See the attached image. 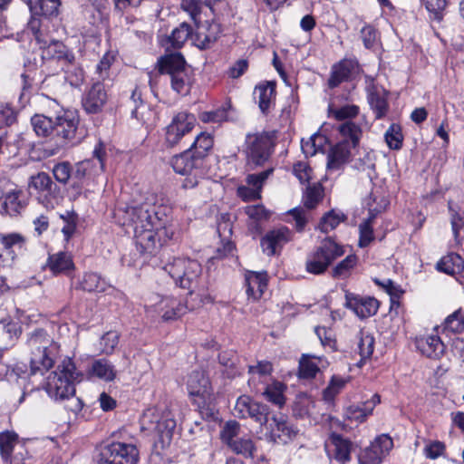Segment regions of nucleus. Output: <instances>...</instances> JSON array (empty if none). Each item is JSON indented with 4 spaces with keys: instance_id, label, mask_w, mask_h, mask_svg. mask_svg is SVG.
Returning <instances> with one entry per match:
<instances>
[{
    "instance_id": "20e7f679",
    "label": "nucleus",
    "mask_w": 464,
    "mask_h": 464,
    "mask_svg": "<svg viewBox=\"0 0 464 464\" xmlns=\"http://www.w3.org/2000/svg\"><path fill=\"white\" fill-rule=\"evenodd\" d=\"M82 380V373L76 370L71 359H64L47 378L45 390L54 400H65L75 394V383Z\"/></svg>"
},
{
    "instance_id": "72a5a7b5",
    "label": "nucleus",
    "mask_w": 464,
    "mask_h": 464,
    "mask_svg": "<svg viewBox=\"0 0 464 464\" xmlns=\"http://www.w3.org/2000/svg\"><path fill=\"white\" fill-rule=\"evenodd\" d=\"M266 274L248 272L246 275V294L254 300L259 299L266 288Z\"/></svg>"
},
{
    "instance_id": "b1692460",
    "label": "nucleus",
    "mask_w": 464,
    "mask_h": 464,
    "mask_svg": "<svg viewBox=\"0 0 464 464\" xmlns=\"http://www.w3.org/2000/svg\"><path fill=\"white\" fill-rule=\"evenodd\" d=\"M107 101L108 94L105 86L98 81L85 92L82 104L87 113L95 114L102 111Z\"/></svg>"
},
{
    "instance_id": "4d7b16f0",
    "label": "nucleus",
    "mask_w": 464,
    "mask_h": 464,
    "mask_svg": "<svg viewBox=\"0 0 464 464\" xmlns=\"http://www.w3.org/2000/svg\"><path fill=\"white\" fill-rule=\"evenodd\" d=\"M347 382V379L334 375L328 386L324 390V400L326 401H334L335 396L344 388Z\"/></svg>"
},
{
    "instance_id": "13d9d810",
    "label": "nucleus",
    "mask_w": 464,
    "mask_h": 464,
    "mask_svg": "<svg viewBox=\"0 0 464 464\" xmlns=\"http://www.w3.org/2000/svg\"><path fill=\"white\" fill-rule=\"evenodd\" d=\"M198 119L204 123H222L228 120L227 109L220 107L213 111H202L198 114Z\"/></svg>"
},
{
    "instance_id": "a18cd8bd",
    "label": "nucleus",
    "mask_w": 464,
    "mask_h": 464,
    "mask_svg": "<svg viewBox=\"0 0 464 464\" xmlns=\"http://www.w3.org/2000/svg\"><path fill=\"white\" fill-rule=\"evenodd\" d=\"M328 139L324 134L316 132L313 134L308 140H302V150L306 156H314L318 151H324Z\"/></svg>"
},
{
    "instance_id": "338daca9",
    "label": "nucleus",
    "mask_w": 464,
    "mask_h": 464,
    "mask_svg": "<svg viewBox=\"0 0 464 464\" xmlns=\"http://www.w3.org/2000/svg\"><path fill=\"white\" fill-rule=\"evenodd\" d=\"M372 414V410L362 404L351 405L344 410V416L347 420H355L357 422H363L366 418Z\"/></svg>"
},
{
    "instance_id": "8fccbe9b",
    "label": "nucleus",
    "mask_w": 464,
    "mask_h": 464,
    "mask_svg": "<svg viewBox=\"0 0 464 464\" xmlns=\"http://www.w3.org/2000/svg\"><path fill=\"white\" fill-rule=\"evenodd\" d=\"M358 257L354 254L348 255L344 259L336 264L332 270L333 277L348 276L357 265Z\"/></svg>"
},
{
    "instance_id": "0eeeda50",
    "label": "nucleus",
    "mask_w": 464,
    "mask_h": 464,
    "mask_svg": "<svg viewBox=\"0 0 464 464\" xmlns=\"http://www.w3.org/2000/svg\"><path fill=\"white\" fill-rule=\"evenodd\" d=\"M187 389L192 402L201 414L213 415L214 394L208 377L203 371H193L188 374Z\"/></svg>"
},
{
    "instance_id": "ddd939ff",
    "label": "nucleus",
    "mask_w": 464,
    "mask_h": 464,
    "mask_svg": "<svg viewBox=\"0 0 464 464\" xmlns=\"http://www.w3.org/2000/svg\"><path fill=\"white\" fill-rule=\"evenodd\" d=\"M233 413L239 419H251L262 430L268 423L271 415L270 409L266 404L258 402L247 395L237 398Z\"/></svg>"
},
{
    "instance_id": "aec40b11",
    "label": "nucleus",
    "mask_w": 464,
    "mask_h": 464,
    "mask_svg": "<svg viewBox=\"0 0 464 464\" xmlns=\"http://www.w3.org/2000/svg\"><path fill=\"white\" fill-rule=\"evenodd\" d=\"M27 29L33 34L39 49L56 40L53 35L57 30L56 25L47 18L32 16L28 22Z\"/></svg>"
},
{
    "instance_id": "5701e85b",
    "label": "nucleus",
    "mask_w": 464,
    "mask_h": 464,
    "mask_svg": "<svg viewBox=\"0 0 464 464\" xmlns=\"http://www.w3.org/2000/svg\"><path fill=\"white\" fill-rule=\"evenodd\" d=\"M345 306L353 310L358 317L363 319L377 313L379 302L374 297L346 293Z\"/></svg>"
},
{
    "instance_id": "603ef678",
    "label": "nucleus",
    "mask_w": 464,
    "mask_h": 464,
    "mask_svg": "<svg viewBox=\"0 0 464 464\" xmlns=\"http://www.w3.org/2000/svg\"><path fill=\"white\" fill-rule=\"evenodd\" d=\"M20 443L15 432L9 430L0 432V454L2 459L9 456V453Z\"/></svg>"
},
{
    "instance_id": "473e14b6",
    "label": "nucleus",
    "mask_w": 464,
    "mask_h": 464,
    "mask_svg": "<svg viewBox=\"0 0 464 464\" xmlns=\"http://www.w3.org/2000/svg\"><path fill=\"white\" fill-rule=\"evenodd\" d=\"M194 81V73L191 67L181 70L170 76L172 90L183 96L190 92Z\"/></svg>"
},
{
    "instance_id": "864d4df0",
    "label": "nucleus",
    "mask_w": 464,
    "mask_h": 464,
    "mask_svg": "<svg viewBox=\"0 0 464 464\" xmlns=\"http://www.w3.org/2000/svg\"><path fill=\"white\" fill-rule=\"evenodd\" d=\"M443 331L447 333L459 334L464 331V314L460 310L449 315L443 323Z\"/></svg>"
},
{
    "instance_id": "a878e982",
    "label": "nucleus",
    "mask_w": 464,
    "mask_h": 464,
    "mask_svg": "<svg viewBox=\"0 0 464 464\" xmlns=\"http://www.w3.org/2000/svg\"><path fill=\"white\" fill-rule=\"evenodd\" d=\"M276 82H264L256 86L254 96L262 113L267 114L276 102Z\"/></svg>"
},
{
    "instance_id": "9d476101",
    "label": "nucleus",
    "mask_w": 464,
    "mask_h": 464,
    "mask_svg": "<svg viewBox=\"0 0 464 464\" xmlns=\"http://www.w3.org/2000/svg\"><path fill=\"white\" fill-rule=\"evenodd\" d=\"M0 211L10 217H17L24 211L28 199L24 192L10 179L0 178Z\"/></svg>"
},
{
    "instance_id": "6ab92c4d",
    "label": "nucleus",
    "mask_w": 464,
    "mask_h": 464,
    "mask_svg": "<svg viewBox=\"0 0 464 464\" xmlns=\"http://www.w3.org/2000/svg\"><path fill=\"white\" fill-rule=\"evenodd\" d=\"M393 447L392 438L387 434L377 436L359 455L360 464H380Z\"/></svg>"
},
{
    "instance_id": "3c124183",
    "label": "nucleus",
    "mask_w": 464,
    "mask_h": 464,
    "mask_svg": "<svg viewBox=\"0 0 464 464\" xmlns=\"http://www.w3.org/2000/svg\"><path fill=\"white\" fill-rule=\"evenodd\" d=\"M358 339V350L361 361H364L370 358L373 353L374 338L371 334L360 331Z\"/></svg>"
},
{
    "instance_id": "6e6d98bb",
    "label": "nucleus",
    "mask_w": 464,
    "mask_h": 464,
    "mask_svg": "<svg viewBox=\"0 0 464 464\" xmlns=\"http://www.w3.org/2000/svg\"><path fill=\"white\" fill-rule=\"evenodd\" d=\"M287 215L295 221V228L299 233H302L304 230L305 226L311 218V213L309 210L301 207L290 209L287 212Z\"/></svg>"
},
{
    "instance_id": "69168bd1",
    "label": "nucleus",
    "mask_w": 464,
    "mask_h": 464,
    "mask_svg": "<svg viewBox=\"0 0 464 464\" xmlns=\"http://www.w3.org/2000/svg\"><path fill=\"white\" fill-rule=\"evenodd\" d=\"M370 217L367 220L360 224L359 231H360V239L359 246L361 247L367 246L373 240V230L372 227V222L375 216L370 211Z\"/></svg>"
},
{
    "instance_id": "9b49d317",
    "label": "nucleus",
    "mask_w": 464,
    "mask_h": 464,
    "mask_svg": "<svg viewBox=\"0 0 464 464\" xmlns=\"http://www.w3.org/2000/svg\"><path fill=\"white\" fill-rule=\"evenodd\" d=\"M273 145L272 136L268 133L247 134L246 150L248 169H255L262 166L269 159Z\"/></svg>"
},
{
    "instance_id": "79ce46f5",
    "label": "nucleus",
    "mask_w": 464,
    "mask_h": 464,
    "mask_svg": "<svg viewBox=\"0 0 464 464\" xmlns=\"http://www.w3.org/2000/svg\"><path fill=\"white\" fill-rule=\"evenodd\" d=\"M31 124L37 136L53 138L54 120L52 118L44 114H35L31 118Z\"/></svg>"
},
{
    "instance_id": "7ed1b4c3",
    "label": "nucleus",
    "mask_w": 464,
    "mask_h": 464,
    "mask_svg": "<svg viewBox=\"0 0 464 464\" xmlns=\"http://www.w3.org/2000/svg\"><path fill=\"white\" fill-rule=\"evenodd\" d=\"M26 343L30 350L31 374L43 375L53 366L59 345L41 328L30 334Z\"/></svg>"
},
{
    "instance_id": "0e129e2a",
    "label": "nucleus",
    "mask_w": 464,
    "mask_h": 464,
    "mask_svg": "<svg viewBox=\"0 0 464 464\" xmlns=\"http://www.w3.org/2000/svg\"><path fill=\"white\" fill-rule=\"evenodd\" d=\"M53 175L57 182L67 184L72 178V164L68 161L58 162L52 169Z\"/></svg>"
},
{
    "instance_id": "f8f14e48",
    "label": "nucleus",
    "mask_w": 464,
    "mask_h": 464,
    "mask_svg": "<svg viewBox=\"0 0 464 464\" xmlns=\"http://www.w3.org/2000/svg\"><path fill=\"white\" fill-rule=\"evenodd\" d=\"M197 300L191 299L189 295L185 302L173 296H164L154 304L146 305V310L148 313L150 311L158 313L163 321H173L186 314L188 311L197 309L198 307H192Z\"/></svg>"
},
{
    "instance_id": "c756f323",
    "label": "nucleus",
    "mask_w": 464,
    "mask_h": 464,
    "mask_svg": "<svg viewBox=\"0 0 464 464\" xmlns=\"http://www.w3.org/2000/svg\"><path fill=\"white\" fill-rule=\"evenodd\" d=\"M61 0H33L29 5L32 16L53 21L60 14Z\"/></svg>"
},
{
    "instance_id": "f257e3e1",
    "label": "nucleus",
    "mask_w": 464,
    "mask_h": 464,
    "mask_svg": "<svg viewBox=\"0 0 464 464\" xmlns=\"http://www.w3.org/2000/svg\"><path fill=\"white\" fill-rule=\"evenodd\" d=\"M160 208L149 203L138 206H119L115 215L122 225H131L137 250L141 255H151L157 248L155 228H159Z\"/></svg>"
},
{
    "instance_id": "ea45409f",
    "label": "nucleus",
    "mask_w": 464,
    "mask_h": 464,
    "mask_svg": "<svg viewBox=\"0 0 464 464\" xmlns=\"http://www.w3.org/2000/svg\"><path fill=\"white\" fill-rule=\"evenodd\" d=\"M192 32L191 26L188 23L183 22L173 29L171 34L167 39V43L169 44L170 47L179 49L192 36Z\"/></svg>"
},
{
    "instance_id": "bf43d9fd",
    "label": "nucleus",
    "mask_w": 464,
    "mask_h": 464,
    "mask_svg": "<svg viewBox=\"0 0 464 464\" xmlns=\"http://www.w3.org/2000/svg\"><path fill=\"white\" fill-rule=\"evenodd\" d=\"M384 138L390 149L400 150L402 146L403 140V136L400 125L392 124L386 130Z\"/></svg>"
},
{
    "instance_id": "39448f33",
    "label": "nucleus",
    "mask_w": 464,
    "mask_h": 464,
    "mask_svg": "<svg viewBox=\"0 0 464 464\" xmlns=\"http://www.w3.org/2000/svg\"><path fill=\"white\" fill-rule=\"evenodd\" d=\"M343 140L333 146L327 155V169L337 171L342 169L352 157V149L358 144L362 136L359 125L353 121H345L339 126Z\"/></svg>"
},
{
    "instance_id": "f03ea898",
    "label": "nucleus",
    "mask_w": 464,
    "mask_h": 464,
    "mask_svg": "<svg viewBox=\"0 0 464 464\" xmlns=\"http://www.w3.org/2000/svg\"><path fill=\"white\" fill-rule=\"evenodd\" d=\"M162 269L173 279L177 286L188 290L191 299H198L192 307H200L213 302L208 292V281L202 276V266L197 260L172 257L163 265Z\"/></svg>"
},
{
    "instance_id": "e2e57ef3",
    "label": "nucleus",
    "mask_w": 464,
    "mask_h": 464,
    "mask_svg": "<svg viewBox=\"0 0 464 464\" xmlns=\"http://www.w3.org/2000/svg\"><path fill=\"white\" fill-rule=\"evenodd\" d=\"M319 367L314 358L303 356L299 362V377L303 379H312L315 377Z\"/></svg>"
},
{
    "instance_id": "c03bdc74",
    "label": "nucleus",
    "mask_w": 464,
    "mask_h": 464,
    "mask_svg": "<svg viewBox=\"0 0 464 464\" xmlns=\"http://www.w3.org/2000/svg\"><path fill=\"white\" fill-rule=\"evenodd\" d=\"M437 269L450 276L459 274L463 269V260L457 254L448 255L438 262Z\"/></svg>"
},
{
    "instance_id": "7c9ffc66",
    "label": "nucleus",
    "mask_w": 464,
    "mask_h": 464,
    "mask_svg": "<svg viewBox=\"0 0 464 464\" xmlns=\"http://www.w3.org/2000/svg\"><path fill=\"white\" fill-rule=\"evenodd\" d=\"M47 266L54 275L64 274L69 275L74 270V263L69 253L58 252L50 255L47 259Z\"/></svg>"
},
{
    "instance_id": "f704fd0d",
    "label": "nucleus",
    "mask_w": 464,
    "mask_h": 464,
    "mask_svg": "<svg viewBox=\"0 0 464 464\" xmlns=\"http://www.w3.org/2000/svg\"><path fill=\"white\" fill-rule=\"evenodd\" d=\"M91 166L92 160H90L77 162L73 167L72 166L71 188L75 191L74 198L81 195L83 180L89 174Z\"/></svg>"
},
{
    "instance_id": "f3484780",
    "label": "nucleus",
    "mask_w": 464,
    "mask_h": 464,
    "mask_svg": "<svg viewBox=\"0 0 464 464\" xmlns=\"http://www.w3.org/2000/svg\"><path fill=\"white\" fill-rule=\"evenodd\" d=\"M196 118L187 111L177 113L166 127L165 144L172 148L179 143L181 139L195 127Z\"/></svg>"
},
{
    "instance_id": "09e8293b",
    "label": "nucleus",
    "mask_w": 464,
    "mask_h": 464,
    "mask_svg": "<svg viewBox=\"0 0 464 464\" xmlns=\"http://www.w3.org/2000/svg\"><path fill=\"white\" fill-rule=\"evenodd\" d=\"M345 218L346 217L344 214L331 210L321 218L318 228L323 233H328L336 228L341 222L345 220Z\"/></svg>"
},
{
    "instance_id": "37998d69",
    "label": "nucleus",
    "mask_w": 464,
    "mask_h": 464,
    "mask_svg": "<svg viewBox=\"0 0 464 464\" xmlns=\"http://www.w3.org/2000/svg\"><path fill=\"white\" fill-rule=\"evenodd\" d=\"M21 332V326L16 322H0V344L2 347L7 348L14 339L18 338Z\"/></svg>"
},
{
    "instance_id": "052dcab7",
    "label": "nucleus",
    "mask_w": 464,
    "mask_h": 464,
    "mask_svg": "<svg viewBox=\"0 0 464 464\" xmlns=\"http://www.w3.org/2000/svg\"><path fill=\"white\" fill-rule=\"evenodd\" d=\"M284 390L285 386L281 382H276L266 387L264 395L267 401L281 408L285 402Z\"/></svg>"
},
{
    "instance_id": "cd10ccee",
    "label": "nucleus",
    "mask_w": 464,
    "mask_h": 464,
    "mask_svg": "<svg viewBox=\"0 0 464 464\" xmlns=\"http://www.w3.org/2000/svg\"><path fill=\"white\" fill-rule=\"evenodd\" d=\"M358 67V63L353 59H343L333 66L331 76L328 80L330 88H335L340 83L350 79Z\"/></svg>"
},
{
    "instance_id": "e433bc0d",
    "label": "nucleus",
    "mask_w": 464,
    "mask_h": 464,
    "mask_svg": "<svg viewBox=\"0 0 464 464\" xmlns=\"http://www.w3.org/2000/svg\"><path fill=\"white\" fill-rule=\"evenodd\" d=\"M107 282L97 273H85L79 282L80 288L86 292H104L107 288Z\"/></svg>"
},
{
    "instance_id": "423d86ee",
    "label": "nucleus",
    "mask_w": 464,
    "mask_h": 464,
    "mask_svg": "<svg viewBox=\"0 0 464 464\" xmlns=\"http://www.w3.org/2000/svg\"><path fill=\"white\" fill-rule=\"evenodd\" d=\"M344 253L342 245L336 243L330 237H324L318 246L307 254L305 270L312 275H322Z\"/></svg>"
},
{
    "instance_id": "774afa93",
    "label": "nucleus",
    "mask_w": 464,
    "mask_h": 464,
    "mask_svg": "<svg viewBox=\"0 0 464 464\" xmlns=\"http://www.w3.org/2000/svg\"><path fill=\"white\" fill-rule=\"evenodd\" d=\"M430 17L438 22L443 18V12L447 5V0H421Z\"/></svg>"
},
{
    "instance_id": "412c9836",
    "label": "nucleus",
    "mask_w": 464,
    "mask_h": 464,
    "mask_svg": "<svg viewBox=\"0 0 464 464\" xmlns=\"http://www.w3.org/2000/svg\"><path fill=\"white\" fill-rule=\"evenodd\" d=\"M293 238L292 231L286 227H281L268 231L261 239V247L267 256H275Z\"/></svg>"
},
{
    "instance_id": "dca6fc26",
    "label": "nucleus",
    "mask_w": 464,
    "mask_h": 464,
    "mask_svg": "<svg viewBox=\"0 0 464 464\" xmlns=\"http://www.w3.org/2000/svg\"><path fill=\"white\" fill-rule=\"evenodd\" d=\"M142 422L148 424L147 429L156 431L162 440H169L176 428V420L170 411L158 408L148 409L142 416Z\"/></svg>"
},
{
    "instance_id": "2eb2a0df",
    "label": "nucleus",
    "mask_w": 464,
    "mask_h": 464,
    "mask_svg": "<svg viewBox=\"0 0 464 464\" xmlns=\"http://www.w3.org/2000/svg\"><path fill=\"white\" fill-rule=\"evenodd\" d=\"M43 65L49 68L55 63L59 69L75 63V55L72 49L60 40H54L40 48Z\"/></svg>"
},
{
    "instance_id": "58836bf2",
    "label": "nucleus",
    "mask_w": 464,
    "mask_h": 464,
    "mask_svg": "<svg viewBox=\"0 0 464 464\" xmlns=\"http://www.w3.org/2000/svg\"><path fill=\"white\" fill-rule=\"evenodd\" d=\"M91 373L105 382H111L116 377L114 365L106 359L95 360L92 364Z\"/></svg>"
},
{
    "instance_id": "bb28decb",
    "label": "nucleus",
    "mask_w": 464,
    "mask_h": 464,
    "mask_svg": "<svg viewBox=\"0 0 464 464\" xmlns=\"http://www.w3.org/2000/svg\"><path fill=\"white\" fill-rule=\"evenodd\" d=\"M194 35V44L199 49L209 48L219 37L221 34V26L218 23H207L206 26L198 27Z\"/></svg>"
},
{
    "instance_id": "a211bd4d",
    "label": "nucleus",
    "mask_w": 464,
    "mask_h": 464,
    "mask_svg": "<svg viewBox=\"0 0 464 464\" xmlns=\"http://www.w3.org/2000/svg\"><path fill=\"white\" fill-rule=\"evenodd\" d=\"M28 187L35 190L38 200L46 208L53 207V200L60 192L59 187L45 172H38L36 175L31 176Z\"/></svg>"
},
{
    "instance_id": "c9c22d12",
    "label": "nucleus",
    "mask_w": 464,
    "mask_h": 464,
    "mask_svg": "<svg viewBox=\"0 0 464 464\" xmlns=\"http://www.w3.org/2000/svg\"><path fill=\"white\" fill-rule=\"evenodd\" d=\"M0 243L14 259L16 252L25 249L26 238L19 233L0 234Z\"/></svg>"
},
{
    "instance_id": "5fc2aeb1",
    "label": "nucleus",
    "mask_w": 464,
    "mask_h": 464,
    "mask_svg": "<svg viewBox=\"0 0 464 464\" xmlns=\"http://www.w3.org/2000/svg\"><path fill=\"white\" fill-rule=\"evenodd\" d=\"M59 70L64 72L65 80L71 86L79 87L84 82V71L82 67L77 66L74 63L70 65H66L64 69Z\"/></svg>"
},
{
    "instance_id": "680f3d73",
    "label": "nucleus",
    "mask_w": 464,
    "mask_h": 464,
    "mask_svg": "<svg viewBox=\"0 0 464 464\" xmlns=\"http://www.w3.org/2000/svg\"><path fill=\"white\" fill-rule=\"evenodd\" d=\"M324 195L323 188L320 185H314L307 188L304 196V206L308 210L314 208L322 200Z\"/></svg>"
},
{
    "instance_id": "6e6552de",
    "label": "nucleus",
    "mask_w": 464,
    "mask_h": 464,
    "mask_svg": "<svg viewBox=\"0 0 464 464\" xmlns=\"http://www.w3.org/2000/svg\"><path fill=\"white\" fill-rule=\"evenodd\" d=\"M170 163L176 173L186 176L182 185L184 188H195L206 175V160L191 151L174 156Z\"/></svg>"
},
{
    "instance_id": "a19ab883",
    "label": "nucleus",
    "mask_w": 464,
    "mask_h": 464,
    "mask_svg": "<svg viewBox=\"0 0 464 464\" xmlns=\"http://www.w3.org/2000/svg\"><path fill=\"white\" fill-rule=\"evenodd\" d=\"M213 144V137L208 133L201 132L197 136L188 150L191 151L195 155L201 156V158L207 161V157L211 150Z\"/></svg>"
},
{
    "instance_id": "4be33fe9",
    "label": "nucleus",
    "mask_w": 464,
    "mask_h": 464,
    "mask_svg": "<svg viewBox=\"0 0 464 464\" xmlns=\"http://www.w3.org/2000/svg\"><path fill=\"white\" fill-rule=\"evenodd\" d=\"M266 427V438L275 443H286L295 436L294 429L288 425L283 417L270 415V420Z\"/></svg>"
},
{
    "instance_id": "de8ad7c7",
    "label": "nucleus",
    "mask_w": 464,
    "mask_h": 464,
    "mask_svg": "<svg viewBox=\"0 0 464 464\" xmlns=\"http://www.w3.org/2000/svg\"><path fill=\"white\" fill-rule=\"evenodd\" d=\"M228 447L234 453L242 455L246 459L254 458V453L256 450L253 440L249 438H239L238 440L231 442Z\"/></svg>"
},
{
    "instance_id": "393cba45",
    "label": "nucleus",
    "mask_w": 464,
    "mask_h": 464,
    "mask_svg": "<svg viewBox=\"0 0 464 464\" xmlns=\"http://www.w3.org/2000/svg\"><path fill=\"white\" fill-rule=\"evenodd\" d=\"M414 343L416 349L430 359L439 360L445 353L446 346L436 334L417 336Z\"/></svg>"
},
{
    "instance_id": "4c0bfd02",
    "label": "nucleus",
    "mask_w": 464,
    "mask_h": 464,
    "mask_svg": "<svg viewBox=\"0 0 464 464\" xmlns=\"http://www.w3.org/2000/svg\"><path fill=\"white\" fill-rule=\"evenodd\" d=\"M333 443V458L341 464H344L351 459L352 444L348 440L341 436H334L332 439Z\"/></svg>"
},
{
    "instance_id": "4468645a",
    "label": "nucleus",
    "mask_w": 464,
    "mask_h": 464,
    "mask_svg": "<svg viewBox=\"0 0 464 464\" xmlns=\"http://www.w3.org/2000/svg\"><path fill=\"white\" fill-rule=\"evenodd\" d=\"M79 122V116L72 111H64L55 116L53 138L57 139L60 146L72 145L79 141L76 137Z\"/></svg>"
},
{
    "instance_id": "c85d7f7f",
    "label": "nucleus",
    "mask_w": 464,
    "mask_h": 464,
    "mask_svg": "<svg viewBox=\"0 0 464 464\" xmlns=\"http://www.w3.org/2000/svg\"><path fill=\"white\" fill-rule=\"evenodd\" d=\"M157 64L159 72L161 74H168L169 77L181 70L190 67L180 53H166L158 59Z\"/></svg>"
},
{
    "instance_id": "1a4fd4ad",
    "label": "nucleus",
    "mask_w": 464,
    "mask_h": 464,
    "mask_svg": "<svg viewBox=\"0 0 464 464\" xmlns=\"http://www.w3.org/2000/svg\"><path fill=\"white\" fill-rule=\"evenodd\" d=\"M94 459L98 464H137L139 450L132 443L111 442L100 446Z\"/></svg>"
},
{
    "instance_id": "49530a36",
    "label": "nucleus",
    "mask_w": 464,
    "mask_h": 464,
    "mask_svg": "<svg viewBox=\"0 0 464 464\" xmlns=\"http://www.w3.org/2000/svg\"><path fill=\"white\" fill-rule=\"evenodd\" d=\"M245 213L252 220L253 224L251 226L258 232L260 227L257 223L268 220L271 216V212L263 205L247 206L245 208Z\"/></svg>"
},
{
    "instance_id": "2f4dec72",
    "label": "nucleus",
    "mask_w": 464,
    "mask_h": 464,
    "mask_svg": "<svg viewBox=\"0 0 464 464\" xmlns=\"http://www.w3.org/2000/svg\"><path fill=\"white\" fill-rule=\"evenodd\" d=\"M367 99L376 119H382L387 114L389 104L387 102V93L384 90L374 86L372 87L368 91Z\"/></svg>"
}]
</instances>
